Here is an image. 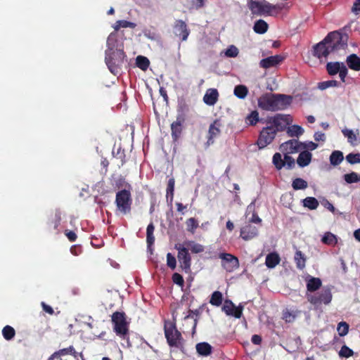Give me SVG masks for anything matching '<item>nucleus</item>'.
I'll use <instances>...</instances> for the list:
<instances>
[{"label":"nucleus","mask_w":360,"mask_h":360,"mask_svg":"<svg viewBox=\"0 0 360 360\" xmlns=\"http://www.w3.org/2000/svg\"><path fill=\"white\" fill-rule=\"evenodd\" d=\"M265 122L266 126L260 131L256 143L259 149H263L271 144L277 133L285 131L292 120L289 115L276 114L268 117Z\"/></svg>","instance_id":"nucleus-1"},{"label":"nucleus","mask_w":360,"mask_h":360,"mask_svg":"<svg viewBox=\"0 0 360 360\" xmlns=\"http://www.w3.org/2000/svg\"><path fill=\"white\" fill-rule=\"evenodd\" d=\"M347 36L339 31L329 32L326 37L314 46L313 55L321 59L326 58L330 53L343 49L347 46Z\"/></svg>","instance_id":"nucleus-2"},{"label":"nucleus","mask_w":360,"mask_h":360,"mask_svg":"<svg viewBox=\"0 0 360 360\" xmlns=\"http://www.w3.org/2000/svg\"><path fill=\"white\" fill-rule=\"evenodd\" d=\"M292 97L284 94H270L260 97L259 107L267 111H278L285 109L291 103Z\"/></svg>","instance_id":"nucleus-3"},{"label":"nucleus","mask_w":360,"mask_h":360,"mask_svg":"<svg viewBox=\"0 0 360 360\" xmlns=\"http://www.w3.org/2000/svg\"><path fill=\"white\" fill-rule=\"evenodd\" d=\"M113 40L114 34L111 33L107 39L108 49L105 51V62L111 72L117 71V69L123 64L125 58L123 50H113L112 47H110L111 41Z\"/></svg>","instance_id":"nucleus-4"},{"label":"nucleus","mask_w":360,"mask_h":360,"mask_svg":"<svg viewBox=\"0 0 360 360\" xmlns=\"http://www.w3.org/2000/svg\"><path fill=\"white\" fill-rule=\"evenodd\" d=\"M115 203L117 212L123 215L130 214L133 203L131 191L129 189L118 191L116 193Z\"/></svg>","instance_id":"nucleus-5"},{"label":"nucleus","mask_w":360,"mask_h":360,"mask_svg":"<svg viewBox=\"0 0 360 360\" xmlns=\"http://www.w3.org/2000/svg\"><path fill=\"white\" fill-rule=\"evenodd\" d=\"M113 330L120 338L125 340L129 336V322L123 311H115L111 316Z\"/></svg>","instance_id":"nucleus-6"},{"label":"nucleus","mask_w":360,"mask_h":360,"mask_svg":"<svg viewBox=\"0 0 360 360\" xmlns=\"http://www.w3.org/2000/svg\"><path fill=\"white\" fill-rule=\"evenodd\" d=\"M165 335L170 347L178 349L183 347V338L181 333L177 330L176 324L172 322H165L164 326Z\"/></svg>","instance_id":"nucleus-7"},{"label":"nucleus","mask_w":360,"mask_h":360,"mask_svg":"<svg viewBox=\"0 0 360 360\" xmlns=\"http://www.w3.org/2000/svg\"><path fill=\"white\" fill-rule=\"evenodd\" d=\"M248 6L252 14L255 15H273L274 11L278 9L276 6L265 0L261 1L250 0L248 2Z\"/></svg>","instance_id":"nucleus-8"},{"label":"nucleus","mask_w":360,"mask_h":360,"mask_svg":"<svg viewBox=\"0 0 360 360\" xmlns=\"http://www.w3.org/2000/svg\"><path fill=\"white\" fill-rule=\"evenodd\" d=\"M175 248L178 250L177 258L179 262V267L185 273L191 272V257L188 252V250L181 245H176Z\"/></svg>","instance_id":"nucleus-9"},{"label":"nucleus","mask_w":360,"mask_h":360,"mask_svg":"<svg viewBox=\"0 0 360 360\" xmlns=\"http://www.w3.org/2000/svg\"><path fill=\"white\" fill-rule=\"evenodd\" d=\"M307 300L315 306L328 304L332 300L331 290L328 288H323L318 293L307 295Z\"/></svg>","instance_id":"nucleus-10"},{"label":"nucleus","mask_w":360,"mask_h":360,"mask_svg":"<svg viewBox=\"0 0 360 360\" xmlns=\"http://www.w3.org/2000/svg\"><path fill=\"white\" fill-rule=\"evenodd\" d=\"M219 258L221 259V266L229 273L233 272L240 266L238 258L232 254L220 252Z\"/></svg>","instance_id":"nucleus-11"},{"label":"nucleus","mask_w":360,"mask_h":360,"mask_svg":"<svg viewBox=\"0 0 360 360\" xmlns=\"http://www.w3.org/2000/svg\"><path fill=\"white\" fill-rule=\"evenodd\" d=\"M243 307L242 306L236 307L231 300H226L222 307V310L228 316H232L236 319H240L243 314Z\"/></svg>","instance_id":"nucleus-12"},{"label":"nucleus","mask_w":360,"mask_h":360,"mask_svg":"<svg viewBox=\"0 0 360 360\" xmlns=\"http://www.w3.org/2000/svg\"><path fill=\"white\" fill-rule=\"evenodd\" d=\"M221 124L220 120H215L209 127L207 136V146H209L214 143V139L218 137L221 134L220 127Z\"/></svg>","instance_id":"nucleus-13"},{"label":"nucleus","mask_w":360,"mask_h":360,"mask_svg":"<svg viewBox=\"0 0 360 360\" xmlns=\"http://www.w3.org/2000/svg\"><path fill=\"white\" fill-rule=\"evenodd\" d=\"M174 34L181 37V41H186L189 34L190 30L186 23L182 20H176L174 25Z\"/></svg>","instance_id":"nucleus-14"},{"label":"nucleus","mask_w":360,"mask_h":360,"mask_svg":"<svg viewBox=\"0 0 360 360\" xmlns=\"http://www.w3.org/2000/svg\"><path fill=\"white\" fill-rule=\"evenodd\" d=\"M302 146V143L297 140L291 139L281 145V150L284 153L292 154L298 152Z\"/></svg>","instance_id":"nucleus-15"},{"label":"nucleus","mask_w":360,"mask_h":360,"mask_svg":"<svg viewBox=\"0 0 360 360\" xmlns=\"http://www.w3.org/2000/svg\"><path fill=\"white\" fill-rule=\"evenodd\" d=\"M184 118L181 116H178L176 120L173 122L171 124L172 137L174 141H177L180 138L183 131V123Z\"/></svg>","instance_id":"nucleus-16"},{"label":"nucleus","mask_w":360,"mask_h":360,"mask_svg":"<svg viewBox=\"0 0 360 360\" xmlns=\"http://www.w3.org/2000/svg\"><path fill=\"white\" fill-rule=\"evenodd\" d=\"M283 58L280 55H276L262 59L259 62L261 68L267 69L279 64Z\"/></svg>","instance_id":"nucleus-17"},{"label":"nucleus","mask_w":360,"mask_h":360,"mask_svg":"<svg viewBox=\"0 0 360 360\" xmlns=\"http://www.w3.org/2000/svg\"><path fill=\"white\" fill-rule=\"evenodd\" d=\"M219 99V92L216 89H208L204 96L203 101L207 105H214Z\"/></svg>","instance_id":"nucleus-18"},{"label":"nucleus","mask_w":360,"mask_h":360,"mask_svg":"<svg viewBox=\"0 0 360 360\" xmlns=\"http://www.w3.org/2000/svg\"><path fill=\"white\" fill-rule=\"evenodd\" d=\"M257 235V229L250 224L243 226L240 229V236L243 239L248 240L253 238Z\"/></svg>","instance_id":"nucleus-19"},{"label":"nucleus","mask_w":360,"mask_h":360,"mask_svg":"<svg viewBox=\"0 0 360 360\" xmlns=\"http://www.w3.org/2000/svg\"><path fill=\"white\" fill-rule=\"evenodd\" d=\"M61 221V213L59 210L56 212L51 215L47 221V226L49 230L53 228L54 230H58V228Z\"/></svg>","instance_id":"nucleus-20"},{"label":"nucleus","mask_w":360,"mask_h":360,"mask_svg":"<svg viewBox=\"0 0 360 360\" xmlns=\"http://www.w3.org/2000/svg\"><path fill=\"white\" fill-rule=\"evenodd\" d=\"M348 67L353 70H360V57L355 53H352L346 59Z\"/></svg>","instance_id":"nucleus-21"},{"label":"nucleus","mask_w":360,"mask_h":360,"mask_svg":"<svg viewBox=\"0 0 360 360\" xmlns=\"http://www.w3.org/2000/svg\"><path fill=\"white\" fill-rule=\"evenodd\" d=\"M312 155L308 150L301 152L297 159V165L301 167H304L309 165L311 160Z\"/></svg>","instance_id":"nucleus-22"},{"label":"nucleus","mask_w":360,"mask_h":360,"mask_svg":"<svg viewBox=\"0 0 360 360\" xmlns=\"http://www.w3.org/2000/svg\"><path fill=\"white\" fill-rule=\"evenodd\" d=\"M322 285L321 280L319 278L309 276L307 280V289L309 292H315L319 290Z\"/></svg>","instance_id":"nucleus-23"},{"label":"nucleus","mask_w":360,"mask_h":360,"mask_svg":"<svg viewBox=\"0 0 360 360\" xmlns=\"http://www.w3.org/2000/svg\"><path fill=\"white\" fill-rule=\"evenodd\" d=\"M280 261L279 255L276 252H271L266 255L265 264L268 268L273 269L279 264Z\"/></svg>","instance_id":"nucleus-24"},{"label":"nucleus","mask_w":360,"mask_h":360,"mask_svg":"<svg viewBox=\"0 0 360 360\" xmlns=\"http://www.w3.org/2000/svg\"><path fill=\"white\" fill-rule=\"evenodd\" d=\"M196 351L197 352L204 356H207L212 353V347L207 342H200L196 345Z\"/></svg>","instance_id":"nucleus-25"},{"label":"nucleus","mask_w":360,"mask_h":360,"mask_svg":"<svg viewBox=\"0 0 360 360\" xmlns=\"http://www.w3.org/2000/svg\"><path fill=\"white\" fill-rule=\"evenodd\" d=\"M345 64L340 62H328L326 64V69L329 75H335L340 72L342 66Z\"/></svg>","instance_id":"nucleus-26"},{"label":"nucleus","mask_w":360,"mask_h":360,"mask_svg":"<svg viewBox=\"0 0 360 360\" xmlns=\"http://www.w3.org/2000/svg\"><path fill=\"white\" fill-rule=\"evenodd\" d=\"M68 354L72 355L75 359H77L78 356H80L81 358L83 357L82 353L77 352L73 346H70L67 348L61 349L56 352V355H59L60 357L61 356H65Z\"/></svg>","instance_id":"nucleus-27"},{"label":"nucleus","mask_w":360,"mask_h":360,"mask_svg":"<svg viewBox=\"0 0 360 360\" xmlns=\"http://www.w3.org/2000/svg\"><path fill=\"white\" fill-rule=\"evenodd\" d=\"M294 259L297 269L302 270L305 268L307 258L302 251L295 252Z\"/></svg>","instance_id":"nucleus-28"},{"label":"nucleus","mask_w":360,"mask_h":360,"mask_svg":"<svg viewBox=\"0 0 360 360\" xmlns=\"http://www.w3.org/2000/svg\"><path fill=\"white\" fill-rule=\"evenodd\" d=\"M269 25L264 20L259 19L255 22L253 30L257 34H264L267 32Z\"/></svg>","instance_id":"nucleus-29"},{"label":"nucleus","mask_w":360,"mask_h":360,"mask_svg":"<svg viewBox=\"0 0 360 360\" xmlns=\"http://www.w3.org/2000/svg\"><path fill=\"white\" fill-rule=\"evenodd\" d=\"M154 231L155 226L153 222H151L148 225L146 229V243L148 248L152 246L155 243Z\"/></svg>","instance_id":"nucleus-30"},{"label":"nucleus","mask_w":360,"mask_h":360,"mask_svg":"<svg viewBox=\"0 0 360 360\" xmlns=\"http://www.w3.org/2000/svg\"><path fill=\"white\" fill-rule=\"evenodd\" d=\"M344 159L343 153L340 150H334L330 156V162L333 166L340 165Z\"/></svg>","instance_id":"nucleus-31"},{"label":"nucleus","mask_w":360,"mask_h":360,"mask_svg":"<svg viewBox=\"0 0 360 360\" xmlns=\"http://www.w3.org/2000/svg\"><path fill=\"white\" fill-rule=\"evenodd\" d=\"M302 203L304 207L311 210H316L319 205V201L314 197H307L302 200Z\"/></svg>","instance_id":"nucleus-32"},{"label":"nucleus","mask_w":360,"mask_h":360,"mask_svg":"<svg viewBox=\"0 0 360 360\" xmlns=\"http://www.w3.org/2000/svg\"><path fill=\"white\" fill-rule=\"evenodd\" d=\"M303 133H304V129H302V127H300L299 125L294 124L290 127H288L287 129V134H288V136H290V137H294V136L298 137L299 136L302 135Z\"/></svg>","instance_id":"nucleus-33"},{"label":"nucleus","mask_w":360,"mask_h":360,"mask_svg":"<svg viewBox=\"0 0 360 360\" xmlns=\"http://www.w3.org/2000/svg\"><path fill=\"white\" fill-rule=\"evenodd\" d=\"M136 26V23L129 22L125 20H120L115 22V25H113V28L115 31H118L120 28H135Z\"/></svg>","instance_id":"nucleus-34"},{"label":"nucleus","mask_w":360,"mask_h":360,"mask_svg":"<svg viewBox=\"0 0 360 360\" xmlns=\"http://www.w3.org/2000/svg\"><path fill=\"white\" fill-rule=\"evenodd\" d=\"M259 121V112L257 110L252 111L245 117V123L250 126H255Z\"/></svg>","instance_id":"nucleus-35"},{"label":"nucleus","mask_w":360,"mask_h":360,"mask_svg":"<svg viewBox=\"0 0 360 360\" xmlns=\"http://www.w3.org/2000/svg\"><path fill=\"white\" fill-rule=\"evenodd\" d=\"M174 184H175L174 179V178L169 179L167 182V186L166 198H167V201L169 200L170 202H172L173 198H174Z\"/></svg>","instance_id":"nucleus-36"},{"label":"nucleus","mask_w":360,"mask_h":360,"mask_svg":"<svg viewBox=\"0 0 360 360\" xmlns=\"http://www.w3.org/2000/svg\"><path fill=\"white\" fill-rule=\"evenodd\" d=\"M185 245L187 246V249L190 250L193 253H200L204 251V247L199 244L196 243L194 241H187L185 243Z\"/></svg>","instance_id":"nucleus-37"},{"label":"nucleus","mask_w":360,"mask_h":360,"mask_svg":"<svg viewBox=\"0 0 360 360\" xmlns=\"http://www.w3.org/2000/svg\"><path fill=\"white\" fill-rule=\"evenodd\" d=\"M223 301V295L222 293L219 291H214L210 300V303L213 306L219 307Z\"/></svg>","instance_id":"nucleus-38"},{"label":"nucleus","mask_w":360,"mask_h":360,"mask_svg":"<svg viewBox=\"0 0 360 360\" xmlns=\"http://www.w3.org/2000/svg\"><path fill=\"white\" fill-rule=\"evenodd\" d=\"M308 183L302 178H296L292 182V187L294 190H303L307 188Z\"/></svg>","instance_id":"nucleus-39"},{"label":"nucleus","mask_w":360,"mask_h":360,"mask_svg":"<svg viewBox=\"0 0 360 360\" xmlns=\"http://www.w3.org/2000/svg\"><path fill=\"white\" fill-rule=\"evenodd\" d=\"M248 94V89L244 85H238L234 88V95L238 98H245Z\"/></svg>","instance_id":"nucleus-40"},{"label":"nucleus","mask_w":360,"mask_h":360,"mask_svg":"<svg viewBox=\"0 0 360 360\" xmlns=\"http://www.w3.org/2000/svg\"><path fill=\"white\" fill-rule=\"evenodd\" d=\"M2 335L5 340H11L15 337V330L12 326L7 325L3 328Z\"/></svg>","instance_id":"nucleus-41"},{"label":"nucleus","mask_w":360,"mask_h":360,"mask_svg":"<svg viewBox=\"0 0 360 360\" xmlns=\"http://www.w3.org/2000/svg\"><path fill=\"white\" fill-rule=\"evenodd\" d=\"M136 63L138 68L144 71L148 69L150 65L149 60L146 57L142 56H137Z\"/></svg>","instance_id":"nucleus-42"},{"label":"nucleus","mask_w":360,"mask_h":360,"mask_svg":"<svg viewBox=\"0 0 360 360\" xmlns=\"http://www.w3.org/2000/svg\"><path fill=\"white\" fill-rule=\"evenodd\" d=\"M115 187L119 190L129 189L132 190V187L130 184L126 181L125 179L122 176H120L115 181Z\"/></svg>","instance_id":"nucleus-43"},{"label":"nucleus","mask_w":360,"mask_h":360,"mask_svg":"<svg viewBox=\"0 0 360 360\" xmlns=\"http://www.w3.org/2000/svg\"><path fill=\"white\" fill-rule=\"evenodd\" d=\"M272 162L278 170H280L285 167L284 158L282 159V156L279 153H276L274 155Z\"/></svg>","instance_id":"nucleus-44"},{"label":"nucleus","mask_w":360,"mask_h":360,"mask_svg":"<svg viewBox=\"0 0 360 360\" xmlns=\"http://www.w3.org/2000/svg\"><path fill=\"white\" fill-rule=\"evenodd\" d=\"M186 230L193 234L198 227V221L193 217H191L186 221Z\"/></svg>","instance_id":"nucleus-45"},{"label":"nucleus","mask_w":360,"mask_h":360,"mask_svg":"<svg viewBox=\"0 0 360 360\" xmlns=\"http://www.w3.org/2000/svg\"><path fill=\"white\" fill-rule=\"evenodd\" d=\"M321 241L324 244L334 245L337 243V238L333 233L330 232H327L323 236Z\"/></svg>","instance_id":"nucleus-46"},{"label":"nucleus","mask_w":360,"mask_h":360,"mask_svg":"<svg viewBox=\"0 0 360 360\" xmlns=\"http://www.w3.org/2000/svg\"><path fill=\"white\" fill-rule=\"evenodd\" d=\"M342 132L343 135L347 138L348 142H349L352 145L356 144V136L352 130L345 129L342 131Z\"/></svg>","instance_id":"nucleus-47"},{"label":"nucleus","mask_w":360,"mask_h":360,"mask_svg":"<svg viewBox=\"0 0 360 360\" xmlns=\"http://www.w3.org/2000/svg\"><path fill=\"white\" fill-rule=\"evenodd\" d=\"M344 179L347 184L357 183L360 181V176L357 173L352 172L345 174Z\"/></svg>","instance_id":"nucleus-48"},{"label":"nucleus","mask_w":360,"mask_h":360,"mask_svg":"<svg viewBox=\"0 0 360 360\" xmlns=\"http://www.w3.org/2000/svg\"><path fill=\"white\" fill-rule=\"evenodd\" d=\"M349 324L345 321L340 322L338 325L337 330L340 336L343 337L349 332Z\"/></svg>","instance_id":"nucleus-49"},{"label":"nucleus","mask_w":360,"mask_h":360,"mask_svg":"<svg viewBox=\"0 0 360 360\" xmlns=\"http://www.w3.org/2000/svg\"><path fill=\"white\" fill-rule=\"evenodd\" d=\"M339 83L336 80H328L322 82H319L318 86L320 89L324 90L331 86H338Z\"/></svg>","instance_id":"nucleus-50"},{"label":"nucleus","mask_w":360,"mask_h":360,"mask_svg":"<svg viewBox=\"0 0 360 360\" xmlns=\"http://www.w3.org/2000/svg\"><path fill=\"white\" fill-rule=\"evenodd\" d=\"M353 354V350L348 347L347 345H343L339 352V356L340 357L349 358L352 356Z\"/></svg>","instance_id":"nucleus-51"},{"label":"nucleus","mask_w":360,"mask_h":360,"mask_svg":"<svg viewBox=\"0 0 360 360\" xmlns=\"http://www.w3.org/2000/svg\"><path fill=\"white\" fill-rule=\"evenodd\" d=\"M347 161L353 165L360 162V153H349L346 156Z\"/></svg>","instance_id":"nucleus-52"},{"label":"nucleus","mask_w":360,"mask_h":360,"mask_svg":"<svg viewBox=\"0 0 360 360\" xmlns=\"http://www.w3.org/2000/svg\"><path fill=\"white\" fill-rule=\"evenodd\" d=\"M167 265L172 270L176 267V259L170 252L167 254Z\"/></svg>","instance_id":"nucleus-53"},{"label":"nucleus","mask_w":360,"mask_h":360,"mask_svg":"<svg viewBox=\"0 0 360 360\" xmlns=\"http://www.w3.org/2000/svg\"><path fill=\"white\" fill-rule=\"evenodd\" d=\"M284 162L285 167H286V168L288 169H290L295 167V160L292 157L290 156L289 154L285 153Z\"/></svg>","instance_id":"nucleus-54"},{"label":"nucleus","mask_w":360,"mask_h":360,"mask_svg":"<svg viewBox=\"0 0 360 360\" xmlns=\"http://www.w3.org/2000/svg\"><path fill=\"white\" fill-rule=\"evenodd\" d=\"M172 281L179 286L183 287L184 285V280L183 276L179 273L173 274L172 276Z\"/></svg>","instance_id":"nucleus-55"},{"label":"nucleus","mask_w":360,"mask_h":360,"mask_svg":"<svg viewBox=\"0 0 360 360\" xmlns=\"http://www.w3.org/2000/svg\"><path fill=\"white\" fill-rule=\"evenodd\" d=\"M238 54V50L234 46H231L226 51V55L229 57H236Z\"/></svg>","instance_id":"nucleus-56"},{"label":"nucleus","mask_w":360,"mask_h":360,"mask_svg":"<svg viewBox=\"0 0 360 360\" xmlns=\"http://www.w3.org/2000/svg\"><path fill=\"white\" fill-rule=\"evenodd\" d=\"M283 319L288 323L292 322L295 319V316L293 315L290 311H285L283 314Z\"/></svg>","instance_id":"nucleus-57"},{"label":"nucleus","mask_w":360,"mask_h":360,"mask_svg":"<svg viewBox=\"0 0 360 360\" xmlns=\"http://www.w3.org/2000/svg\"><path fill=\"white\" fill-rule=\"evenodd\" d=\"M64 233L70 242H75L77 238V234L73 231L67 229Z\"/></svg>","instance_id":"nucleus-58"},{"label":"nucleus","mask_w":360,"mask_h":360,"mask_svg":"<svg viewBox=\"0 0 360 360\" xmlns=\"http://www.w3.org/2000/svg\"><path fill=\"white\" fill-rule=\"evenodd\" d=\"M338 73H339V77H340L341 81L342 82H345V78H346V77L347 75V73H348V70H347V68L345 65L342 66V68L340 70V72H338Z\"/></svg>","instance_id":"nucleus-59"},{"label":"nucleus","mask_w":360,"mask_h":360,"mask_svg":"<svg viewBox=\"0 0 360 360\" xmlns=\"http://www.w3.org/2000/svg\"><path fill=\"white\" fill-rule=\"evenodd\" d=\"M70 252L73 255L78 256L82 252V248L79 245H72L70 248Z\"/></svg>","instance_id":"nucleus-60"},{"label":"nucleus","mask_w":360,"mask_h":360,"mask_svg":"<svg viewBox=\"0 0 360 360\" xmlns=\"http://www.w3.org/2000/svg\"><path fill=\"white\" fill-rule=\"evenodd\" d=\"M41 305L42 309H43V310L44 311H46V313H48L50 315H53V314L54 311H53V308L51 306L46 304L44 302H41Z\"/></svg>","instance_id":"nucleus-61"},{"label":"nucleus","mask_w":360,"mask_h":360,"mask_svg":"<svg viewBox=\"0 0 360 360\" xmlns=\"http://www.w3.org/2000/svg\"><path fill=\"white\" fill-rule=\"evenodd\" d=\"M352 11L355 14L360 13V0H356L352 8Z\"/></svg>","instance_id":"nucleus-62"},{"label":"nucleus","mask_w":360,"mask_h":360,"mask_svg":"<svg viewBox=\"0 0 360 360\" xmlns=\"http://www.w3.org/2000/svg\"><path fill=\"white\" fill-rule=\"evenodd\" d=\"M176 206L178 212L181 213L182 214H185V210L187 208L186 205H184L181 202H176Z\"/></svg>","instance_id":"nucleus-63"},{"label":"nucleus","mask_w":360,"mask_h":360,"mask_svg":"<svg viewBox=\"0 0 360 360\" xmlns=\"http://www.w3.org/2000/svg\"><path fill=\"white\" fill-rule=\"evenodd\" d=\"M251 341L255 345H260L262 342V338L259 335H253Z\"/></svg>","instance_id":"nucleus-64"}]
</instances>
